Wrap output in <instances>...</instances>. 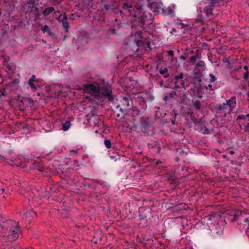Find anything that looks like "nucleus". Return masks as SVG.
Wrapping results in <instances>:
<instances>
[{
    "label": "nucleus",
    "instance_id": "nucleus-20",
    "mask_svg": "<svg viewBox=\"0 0 249 249\" xmlns=\"http://www.w3.org/2000/svg\"><path fill=\"white\" fill-rule=\"evenodd\" d=\"M41 30L43 32L45 33L46 31H49L50 29L48 25H45L44 26L41 28Z\"/></svg>",
    "mask_w": 249,
    "mask_h": 249
},
{
    "label": "nucleus",
    "instance_id": "nucleus-38",
    "mask_svg": "<svg viewBox=\"0 0 249 249\" xmlns=\"http://www.w3.org/2000/svg\"><path fill=\"white\" fill-rule=\"evenodd\" d=\"M194 58V57H191V59L192 60Z\"/></svg>",
    "mask_w": 249,
    "mask_h": 249
},
{
    "label": "nucleus",
    "instance_id": "nucleus-9",
    "mask_svg": "<svg viewBox=\"0 0 249 249\" xmlns=\"http://www.w3.org/2000/svg\"><path fill=\"white\" fill-rule=\"evenodd\" d=\"M63 26L64 28L68 29L69 27V23L67 21V18L65 13H64L63 18L61 20Z\"/></svg>",
    "mask_w": 249,
    "mask_h": 249
},
{
    "label": "nucleus",
    "instance_id": "nucleus-26",
    "mask_svg": "<svg viewBox=\"0 0 249 249\" xmlns=\"http://www.w3.org/2000/svg\"><path fill=\"white\" fill-rule=\"evenodd\" d=\"M4 191V189H3V188L0 189V195H2Z\"/></svg>",
    "mask_w": 249,
    "mask_h": 249
},
{
    "label": "nucleus",
    "instance_id": "nucleus-17",
    "mask_svg": "<svg viewBox=\"0 0 249 249\" xmlns=\"http://www.w3.org/2000/svg\"><path fill=\"white\" fill-rule=\"evenodd\" d=\"M104 144L108 149L110 148L111 147V143L109 140H105L104 141Z\"/></svg>",
    "mask_w": 249,
    "mask_h": 249
},
{
    "label": "nucleus",
    "instance_id": "nucleus-32",
    "mask_svg": "<svg viewBox=\"0 0 249 249\" xmlns=\"http://www.w3.org/2000/svg\"><path fill=\"white\" fill-rule=\"evenodd\" d=\"M246 117H247L249 118V113L248 114H247Z\"/></svg>",
    "mask_w": 249,
    "mask_h": 249
},
{
    "label": "nucleus",
    "instance_id": "nucleus-31",
    "mask_svg": "<svg viewBox=\"0 0 249 249\" xmlns=\"http://www.w3.org/2000/svg\"><path fill=\"white\" fill-rule=\"evenodd\" d=\"M37 95L38 96H40V93L39 92H37Z\"/></svg>",
    "mask_w": 249,
    "mask_h": 249
},
{
    "label": "nucleus",
    "instance_id": "nucleus-27",
    "mask_svg": "<svg viewBox=\"0 0 249 249\" xmlns=\"http://www.w3.org/2000/svg\"><path fill=\"white\" fill-rule=\"evenodd\" d=\"M104 9L105 10H108L109 9V7H108V5H106V4L104 5Z\"/></svg>",
    "mask_w": 249,
    "mask_h": 249
},
{
    "label": "nucleus",
    "instance_id": "nucleus-30",
    "mask_svg": "<svg viewBox=\"0 0 249 249\" xmlns=\"http://www.w3.org/2000/svg\"><path fill=\"white\" fill-rule=\"evenodd\" d=\"M247 94L248 97L249 98V90L248 91Z\"/></svg>",
    "mask_w": 249,
    "mask_h": 249
},
{
    "label": "nucleus",
    "instance_id": "nucleus-8",
    "mask_svg": "<svg viewBox=\"0 0 249 249\" xmlns=\"http://www.w3.org/2000/svg\"><path fill=\"white\" fill-rule=\"evenodd\" d=\"M7 243H1V249H19V247L17 245L10 243L6 244Z\"/></svg>",
    "mask_w": 249,
    "mask_h": 249
},
{
    "label": "nucleus",
    "instance_id": "nucleus-1",
    "mask_svg": "<svg viewBox=\"0 0 249 249\" xmlns=\"http://www.w3.org/2000/svg\"><path fill=\"white\" fill-rule=\"evenodd\" d=\"M20 231L18 222L12 220L3 221L0 223V241L12 243L18 238Z\"/></svg>",
    "mask_w": 249,
    "mask_h": 249
},
{
    "label": "nucleus",
    "instance_id": "nucleus-16",
    "mask_svg": "<svg viewBox=\"0 0 249 249\" xmlns=\"http://www.w3.org/2000/svg\"><path fill=\"white\" fill-rule=\"evenodd\" d=\"M28 82L38 83V80L36 78V77L35 75H33L32 77L28 80Z\"/></svg>",
    "mask_w": 249,
    "mask_h": 249
},
{
    "label": "nucleus",
    "instance_id": "nucleus-24",
    "mask_svg": "<svg viewBox=\"0 0 249 249\" xmlns=\"http://www.w3.org/2000/svg\"><path fill=\"white\" fill-rule=\"evenodd\" d=\"M63 15H64V14H60L59 15V16L58 17V18H57V20L61 21V20H62V18H63Z\"/></svg>",
    "mask_w": 249,
    "mask_h": 249
},
{
    "label": "nucleus",
    "instance_id": "nucleus-13",
    "mask_svg": "<svg viewBox=\"0 0 249 249\" xmlns=\"http://www.w3.org/2000/svg\"><path fill=\"white\" fill-rule=\"evenodd\" d=\"M71 125V122L70 121H66L62 125L63 129L64 131L68 130Z\"/></svg>",
    "mask_w": 249,
    "mask_h": 249
},
{
    "label": "nucleus",
    "instance_id": "nucleus-15",
    "mask_svg": "<svg viewBox=\"0 0 249 249\" xmlns=\"http://www.w3.org/2000/svg\"><path fill=\"white\" fill-rule=\"evenodd\" d=\"M194 107L197 109H200L201 107V103L199 100H196L193 103Z\"/></svg>",
    "mask_w": 249,
    "mask_h": 249
},
{
    "label": "nucleus",
    "instance_id": "nucleus-14",
    "mask_svg": "<svg viewBox=\"0 0 249 249\" xmlns=\"http://www.w3.org/2000/svg\"><path fill=\"white\" fill-rule=\"evenodd\" d=\"M28 84L32 89L33 92H35L37 90V88L39 87L38 85H35L34 83L28 82Z\"/></svg>",
    "mask_w": 249,
    "mask_h": 249
},
{
    "label": "nucleus",
    "instance_id": "nucleus-21",
    "mask_svg": "<svg viewBox=\"0 0 249 249\" xmlns=\"http://www.w3.org/2000/svg\"><path fill=\"white\" fill-rule=\"evenodd\" d=\"M168 70L166 68H164L160 71V73L161 74H164L167 72Z\"/></svg>",
    "mask_w": 249,
    "mask_h": 249
},
{
    "label": "nucleus",
    "instance_id": "nucleus-33",
    "mask_svg": "<svg viewBox=\"0 0 249 249\" xmlns=\"http://www.w3.org/2000/svg\"><path fill=\"white\" fill-rule=\"evenodd\" d=\"M161 162L160 161H159L157 162V164L160 163Z\"/></svg>",
    "mask_w": 249,
    "mask_h": 249
},
{
    "label": "nucleus",
    "instance_id": "nucleus-36",
    "mask_svg": "<svg viewBox=\"0 0 249 249\" xmlns=\"http://www.w3.org/2000/svg\"><path fill=\"white\" fill-rule=\"evenodd\" d=\"M233 153H234L233 152H232V151H231V154H233Z\"/></svg>",
    "mask_w": 249,
    "mask_h": 249
},
{
    "label": "nucleus",
    "instance_id": "nucleus-34",
    "mask_svg": "<svg viewBox=\"0 0 249 249\" xmlns=\"http://www.w3.org/2000/svg\"><path fill=\"white\" fill-rule=\"evenodd\" d=\"M181 58H182V59H185V57H184V56H181Z\"/></svg>",
    "mask_w": 249,
    "mask_h": 249
},
{
    "label": "nucleus",
    "instance_id": "nucleus-29",
    "mask_svg": "<svg viewBox=\"0 0 249 249\" xmlns=\"http://www.w3.org/2000/svg\"><path fill=\"white\" fill-rule=\"evenodd\" d=\"M244 69L245 70H246V71H248V67L247 66H245L244 67Z\"/></svg>",
    "mask_w": 249,
    "mask_h": 249
},
{
    "label": "nucleus",
    "instance_id": "nucleus-3",
    "mask_svg": "<svg viewBox=\"0 0 249 249\" xmlns=\"http://www.w3.org/2000/svg\"><path fill=\"white\" fill-rule=\"evenodd\" d=\"M236 106V97L232 96L230 99L227 100L226 103L216 105L215 108L216 110L223 111L226 115V114H230Z\"/></svg>",
    "mask_w": 249,
    "mask_h": 249
},
{
    "label": "nucleus",
    "instance_id": "nucleus-18",
    "mask_svg": "<svg viewBox=\"0 0 249 249\" xmlns=\"http://www.w3.org/2000/svg\"><path fill=\"white\" fill-rule=\"evenodd\" d=\"M206 89H209L211 91H213L215 89V88L211 84H209L208 86H205L204 87Z\"/></svg>",
    "mask_w": 249,
    "mask_h": 249
},
{
    "label": "nucleus",
    "instance_id": "nucleus-5",
    "mask_svg": "<svg viewBox=\"0 0 249 249\" xmlns=\"http://www.w3.org/2000/svg\"><path fill=\"white\" fill-rule=\"evenodd\" d=\"M220 0H207L206 3H208L209 5L205 7L204 12L206 13L207 17H209L212 14L213 8L217 5Z\"/></svg>",
    "mask_w": 249,
    "mask_h": 249
},
{
    "label": "nucleus",
    "instance_id": "nucleus-37",
    "mask_svg": "<svg viewBox=\"0 0 249 249\" xmlns=\"http://www.w3.org/2000/svg\"><path fill=\"white\" fill-rule=\"evenodd\" d=\"M182 26L183 27L184 26V24H182Z\"/></svg>",
    "mask_w": 249,
    "mask_h": 249
},
{
    "label": "nucleus",
    "instance_id": "nucleus-4",
    "mask_svg": "<svg viewBox=\"0 0 249 249\" xmlns=\"http://www.w3.org/2000/svg\"><path fill=\"white\" fill-rule=\"evenodd\" d=\"M208 219L211 221L209 224L210 227L214 230L217 233H220L223 230L224 221L219 215L208 216Z\"/></svg>",
    "mask_w": 249,
    "mask_h": 249
},
{
    "label": "nucleus",
    "instance_id": "nucleus-7",
    "mask_svg": "<svg viewBox=\"0 0 249 249\" xmlns=\"http://www.w3.org/2000/svg\"><path fill=\"white\" fill-rule=\"evenodd\" d=\"M183 73L181 72L178 75H176L174 79L175 88H184V82L183 80Z\"/></svg>",
    "mask_w": 249,
    "mask_h": 249
},
{
    "label": "nucleus",
    "instance_id": "nucleus-12",
    "mask_svg": "<svg viewBox=\"0 0 249 249\" xmlns=\"http://www.w3.org/2000/svg\"><path fill=\"white\" fill-rule=\"evenodd\" d=\"M25 216V217H22L23 219H24L25 220H26L27 218L29 217V216H31V217H34V215H36V213L33 211H30L29 212H27L25 214H24Z\"/></svg>",
    "mask_w": 249,
    "mask_h": 249
},
{
    "label": "nucleus",
    "instance_id": "nucleus-11",
    "mask_svg": "<svg viewBox=\"0 0 249 249\" xmlns=\"http://www.w3.org/2000/svg\"><path fill=\"white\" fill-rule=\"evenodd\" d=\"M54 10V9L53 7H50L45 9L42 12V13L44 15V16H47Z\"/></svg>",
    "mask_w": 249,
    "mask_h": 249
},
{
    "label": "nucleus",
    "instance_id": "nucleus-22",
    "mask_svg": "<svg viewBox=\"0 0 249 249\" xmlns=\"http://www.w3.org/2000/svg\"><path fill=\"white\" fill-rule=\"evenodd\" d=\"M243 78L245 80H247L249 78V72L246 71L243 75Z\"/></svg>",
    "mask_w": 249,
    "mask_h": 249
},
{
    "label": "nucleus",
    "instance_id": "nucleus-35",
    "mask_svg": "<svg viewBox=\"0 0 249 249\" xmlns=\"http://www.w3.org/2000/svg\"><path fill=\"white\" fill-rule=\"evenodd\" d=\"M168 76V74H167V75L165 76V77H167Z\"/></svg>",
    "mask_w": 249,
    "mask_h": 249
},
{
    "label": "nucleus",
    "instance_id": "nucleus-28",
    "mask_svg": "<svg viewBox=\"0 0 249 249\" xmlns=\"http://www.w3.org/2000/svg\"><path fill=\"white\" fill-rule=\"evenodd\" d=\"M244 222L249 223V218H246L244 220Z\"/></svg>",
    "mask_w": 249,
    "mask_h": 249
},
{
    "label": "nucleus",
    "instance_id": "nucleus-2",
    "mask_svg": "<svg viewBox=\"0 0 249 249\" xmlns=\"http://www.w3.org/2000/svg\"><path fill=\"white\" fill-rule=\"evenodd\" d=\"M84 89L87 93L91 95L94 99L103 101L107 98L112 100V90L110 88H105L100 86L97 83L88 84L84 85Z\"/></svg>",
    "mask_w": 249,
    "mask_h": 249
},
{
    "label": "nucleus",
    "instance_id": "nucleus-19",
    "mask_svg": "<svg viewBox=\"0 0 249 249\" xmlns=\"http://www.w3.org/2000/svg\"><path fill=\"white\" fill-rule=\"evenodd\" d=\"M209 76L210 78V81L211 83L214 82L215 81H216V78L213 74L210 73L209 74Z\"/></svg>",
    "mask_w": 249,
    "mask_h": 249
},
{
    "label": "nucleus",
    "instance_id": "nucleus-6",
    "mask_svg": "<svg viewBox=\"0 0 249 249\" xmlns=\"http://www.w3.org/2000/svg\"><path fill=\"white\" fill-rule=\"evenodd\" d=\"M130 100L129 96H125L123 98L121 104L117 106V108H120L121 112L126 111L130 106Z\"/></svg>",
    "mask_w": 249,
    "mask_h": 249
},
{
    "label": "nucleus",
    "instance_id": "nucleus-23",
    "mask_svg": "<svg viewBox=\"0 0 249 249\" xmlns=\"http://www.w3.org/2000/svg\"><path fill=\"white\" fill-rule=\"evenodd\" d=\"M168 54H169V55L173 57L174 56V52L172 50H170L169 51H168Z\"/></svg>",
    "mask_w": 249,
    "mask_h": 249
},
{
    "label": "nucleus",
    "instance_id": "nucleus-10",
    "mask_svg": "<svg viewBox=\"0 0 249 249\" xmlns=\"http://www.w3.org/2000/svg\"><path fill=\"white\" fill-rule=\"evenodd\" d=\"M99 118L97 115H92V116L89 119V121L90 123H93L94 125L98 123Z\"/></svg>",
    "mask_w": 249,
    "mask_h": 249
},
{
    "label": "nucleus",
    "instance_id": "nucleus-25",
    "mask_svg": "<svg viewBox=\"0 0 249 249\" xmlns=\"http://www.w3.org/2000/svg\"><path fill=\"white\" fill-rule=\"evenodd\" d=\"M246 117V116H243V115H239L237 118V119H244Z\"/></svg>",
    "mask_w": 249,
    "mask_h": 249
}]
</instances>
